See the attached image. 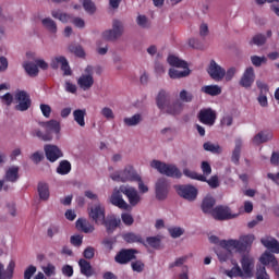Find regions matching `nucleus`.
Listing matches in <instances>:
<instances>
[{
	"label": "nucleus",
	"instance_id": "nucleus-1",
	"mask_svg": "<svg viewBox=\"0 0 279 279\" xmlns=\"http://www.w3.org/2000/svg\"><path fill=\"white\" fill-rule=\"evenodd\" d=\"M256 236L254 234L241 235L239 240H222L220 242L223 250L217 252V256L220 263H226L232 258V252L238 254H245L252 250V244L254 243Z\"/></svg>",
	"mask_w": 279,
	"mask_h": 279
},
{
	"label": "nucleus",
	"instance_id": "nucleus-2",
	"mask_svg": "<svg viewBox=\"0 0 279 279\" xmlns=\"http://www.w3.org/2000/svg\"><path fill=\"white\" fill-rule=\"evenodd\" d=\"M240 263H241V266H239L238 263H233L234 266L227 271V276L229 278H242V279L253 278L255 262H254V257L250 255V251L242 253Z\"/></svg>",
	"mask_w": 279,
	"mask_h": 279
},
{
	"label": "nucleus",
	"instance_id": "nucleus-3",
	"mask_svg": "<svg viewBox=\"0 0 279 279\" xmlns=\"http://www.w3.org/2000/svg\"><path fill=\"white\" fill-rule=\"evenodd\" d=\"M40 128L45 130V132L40 131V129H34L32 134L36 136L40 141H53V134L60 136V122L58 120H50L46 122H39Z\"/></svg>",
	"mask_w": 279,
	"mask_h": 279
},
{
	"label": "nucleus",
	"instance_id": "nucleus-4",
	"mask_svg": "<svg viewBox=\"0 0 279 279\" xmlns=\"http://www.w3.org/2000/svg\"><path fill=\"white\" fill-rule=\"evenodd\" d=\"M156 101L159 110H163L167 114H172V117L180 114L184 109V105L180 101L169 104V100H167V92H165V89L159 92Z\"/></svg>",
	"mask_w": 279,
	"mask_h": 279
},
{
	"label": "nucleus",
	"instance_id": "nucleus-5",
	"mask_svg": "<svg viewBox=\"0 0 279 279\" xmlns=\"http://www.w3.org/2000/svg\"><path fill=\"white\" fill-rule=\"evenodd\" d=\"M150 167H153V169H157V171L160 172L161 175H167L168 178H175L177 180H180V178H182V171H180L175 165H169L155 159L150 162Z\"/></svg>",
	"mask_w": 279,
	"mask_h": 279
},
{
	"label": "nucleus",
	"instance_id": "nucleus-6",
	"mask_svg": "<svg viewBox=\"0 0 279 279\" xmlns=\"http://www.w3.org/2000/svg\"><path fill=\"white\" fill-rule=\"evenodd\" d=\"M110 178L114 182H136L141 180V175L136 173V170H134L132 166H126L123 171L116 172L111 174Z\"/></svg>",
	"mask_w": 279,
	"mask_h": 279
},
{
	"label": "nucleus",
	"instance_id": "nucleus-7",
	"mask_svg": "<svg viewBox=\"0 0 279 279\" xmlns=\"http://www.w3.org/2000/svg\"><path fill=\"white\" fill-rule=\"evenodd\" d=\"M183 175L191 180H198V182H207L210 189H219V177L213 175L209 180L206 177L189 169L183 170Z\"/></svg>",
	"mask_w": 279,
	"mask_h": 279
},
{
	"label": "nucleus",
	"instance_id": "nucleus-8",
	"mask_svg": "<svg viewBox=\"0 0 279 279\" xmlns=\"http://www.w3.org/2000/svg\"><path fill=\"white\" fill-rule=\"evenodd\" d=\"M136 254H138L136 248H122L114 256V260L118 265H128V263L136 260Z\"/></svg>",
	"mask_w": 279,
	"mask_h": 279
},
{
	"label": "nucleus",
	"instance_id": "nucleus-9",
	"mask_svg": "<svg viewBox=\"0 0 279 279\" xmlns=\"http://www.w3.org/2000/svg\"><path fill=\"white\" fill-rule=\"evenodd\" d=\"M15 110L19 112H26V110H29L32 108V98L29 97V94L25 90H19L15 93Z\"/></svg>",
	"mask_w": 279,
	"mask_h": 279
},
{
	"label": "nucleus",
	"instance_id": "nucleus-10",
	"mask_svg": "<svg viewBox=\"0 0 279 279\" xmlns=\"http://www.w3.org/2000/svg\"><path fill=\"white\" fill-rule=\"evenodd\" d=\"M197 119L203 125H208L213 128L217 121V111L213 110V108H204L201 109Z\"/></svg>",
	"mask_w": 279,
	"mask_h": 279
},
{
	"label": "nucleus",
	"instance_id": "nucleus-11",
	"mask_svg": "<svg viewBox=\"0 0 279 279\" xmlns=\"http://www.w3.org/2000/svg\"><path fill=\"white\" fill-rule=\"evenodd\" d=\"M121 36H123V23L119 20H113L112 29L102 33L105 40H117V38H121Z\"/></svg>",
	"mask_w": 279,
	"mask_h": 279
},
{
	"label": "nucleus",
	"instance_id": "nucleus-12",
	"mask_svg": "<svg viewBox=\"0 0 279 279\" xmlns=\"http://www.w3.org/2000/svg\"><path fill=\"white\" fill-rule=\"evenodd\" d=\"M211 216L217 221H228L229 219H236L239 214H232V211H230V207L217 206L213 209Z\"/></svg>",
	"mask_w": 279,
	"mask_h": 279
},
{
	"label": "nucleus",
	"instance_id": "nucleus-13",
	"mask_svg": "<svg viewBox=\"0 0 279 279\" xmlns=\"http://www.w3.org/2000/svg\"><path fill=\"white\" fill-rule=\"evenodd\" d=\"M120 191L125 197H128L129 204L131 206H138L141 204V195L136 187H132L130 185H121Z\"/></svg>",
	"mask_w": 279,
	"mask_h": 279
},
{
	"label": "nucleus",
	"instance_id": "nucleus-14",
	"mask_svg": "<svg viewBox=\"0 0 279 279\" xmlns=\"http://www.w3.org/2000/svg\"><path fill=\"white\" fill-rule=\"evenodd\" d=\"M175 191L180 197L187 202H195L197 199V190L193 185H177Z\"/></svg>",
	"mask_w": 279,
	"mask_h": 279
},
{
	"label": "nucleus",
	"instance_id": "nucleus-15",
	"mask_svg": "<svg viewBox=\"0 0 279 279\" xmlns=\"http://www.w3.org/2000/svg\"><path fill=\"white\" fill-rule=\"evenodd\" d=\"M89 219H92L97 226H101L102 221L106 219V207L101 204L94 205L89 209Z\"/></svg>",
	"mask_w": 279,
	"mask_h": 279
},
{
	"label": "nucleus",
	"instance_id": "nucleus-16",
	"mask_svg": "<svg viewBox=\"0 0 279 279\" xmlns=\"http://www.w3.org/2000/svg\"><path fill=\"white\" fill-rule=\"evenodd\" d=\"M207 73L211 77V80H215V82H221V80L226 77V69L217 64L215 60L210 61Z\"/></svg>",
	"mask_w": 279,
	"mask_h": 279
},
{
	"label": "nucleus",
	"instance_id": "nucleus-17",
	"mask_svg": "<svg viewBox=\"0 0 279 279\" xmlns=\"http://www.w3.org/2000/svg\"><path fill=\"white\" fill-rule=\"evenodd\" d=\"M155 193L157 199L159 202H163V199L169 195V181L165 178L158 179L155 185Z\"/></svg>",
	"mask_w": 279,
	"mask_h": 279
},
{
	"label": "nucleus",
	"instance_id": "nucleus-18",
	"mask_svg": "<svg viewBox=\"0 0 279 279\" xmlns=\"http://www.w3.org/2000/svg\"><path fill=\"white\" fill-rule=\"evenodd\" d=\"M50 66L54 71L60 69V66H61V71H63L64 75H71V73H72L71 66L69 65V61L66 60V58H64L62 56L52 58L51 62H50Z\"/></svg>",
	"mask_w": 279,
	"mask_h": 279
},
{
	"label": "nucleus",
	"instance_id": "nucleus-19",
	"mask_svg": "<svg viewBox=\"0 0 279 279\" xmlns=\"http://www.w3.org/2000/svg\"><path fill=\"white\" fill-rule=\"evenodd\" d=\"M121 193H123L121 187H119V190L116 189L110 196V204L121 208V210H128L130 205L125 202V199H123V195H121Z\"/></svg>",
	"mask_w": 279,
	"mask_h": 279
},
{
	"label": "nucleus",
	"instance_id": "nucleus-20",
	"mask_svg": "<svg viewBox=\"0 0 279 279\" xmlns=\"http://www.w3.org/2000/svg\"><path fill=\"white\" fill-rule=\"evenodd\" d=\"M44 149L46 158L49 160V162H56L59 158L64 156L62 150L56 145H46Z\"/></svg>",
	"mask_w": 279,
	"mask_h": 279
},
{
	"label": "nucleus",
	"instance_id": "nucleus-21",
	"mask_svg": "<svg viewBox=\"0 0 279 279\" xmlns=\"http://www.w3.org/2000/svg\"><path fill=\"white\" fill-rule=\"evenodd\" d=\"M255 77L254 68H247L240 80V86H242V88H252Z\"/></svg>",
	"mask_w": 279,
	"mask_h": 279
},
{
	"label": "nucleus",
	"instance_id": "nucleus-22",
	"mask_svg": "<svg viewBox=\"0 0 279 279\" xmlns=\"http://www.w3.org/2000/svg\"><path fill=\"white\" fill-rule=\"evenodd\" d=\"M16 269V262L11 259L7 266L0 263V279H12L14 278V270Z\"/></svg>",
	"mask_w": 279,
	"mask_h": 279
},
{
	"label": "nucleus",
	"instance_id": "nucleus-23",
	"mask_svg": "<svg viewBox=\"0 0 279 279\" xmlns=\"http://www.w3.org/2000/svg\"><path fill=\"white\" fill-rule=\"evenodd\" d=\"M100 226H105L107 233L112 234V232H114L119 226H121V219L114 216H108L105 218L102 223H100Z\"/></svg>",
	"mask_w": 279,
	"mask_h": 279
},
{
	"label": "nucleus",
	"instance_id": "nucleus-24",
	"mask_svg": "<svg viewBox=\"0 0 279 279\" xmlns=\"http://www.w3.org/2000/svg\"><path fill=\"white\" fill-rule=\"evenodd\" d=\"M260 243L262 245H264V247H267V250H270L271 252H274V254H279V241L276 240V238H271V236L262 238Z\"/></svg>",
	"mask_w": 279,
	"mask_h": 279
},
{
	"label": "nucleus",
	"instance_id": "nucleus-25",
	"mask_svg": "<svg viewBox=\"0 0 279 279\" xmlns=\"http://www.w3.org/2000/svg\"><path fill=\"white\" fill-rule=\"evenodd\" d=\"M93 84H95V78H93V75L90 74H82L77 80V85L82 90H90V88H93Z\"/></svg>",
	"mask_w": 279,
	"mask_h": 279
},
{
	"label": "nucleus",
	"instance_id": "nucleus-26",
	"mask_svg": "<svg viewBox=\"0 0 279 279\" xmlns=\"http://www.w3.org/2000/svg\"><path fill=\"white\" fill-rule=\"evenodd\" d=\"M215 204H217V201H215V197L213 196H206L202 202V210L205 213V215H213V208H215Z\"/></svg>",
	"mask_w": 279,
	"mask_h": 279
},
{
	"label": "nucleus",
	"instance_id": "nucleus-27",
	"mask_svg": "<svg viewBox=\"0 0 279 279\" xmlns=\"http://www.w3.org/2000/svg\"><path fill=\"white\" fill-rule=\"evenodd\" d=\"M168 64L174 69H189L186 61L178 58L177 56L170 54L167 59Z\"/></svg>",
	"mask_w": 279,
	"mask_h": 279
},
{
	"label": "nucleus",
	"instance_id": "nucleus-28",
	"mask_svg": "<svg viewBox=\"0 0 279 279\" xmlns=\"http://www.w3.org/2000/svg\"><path fill=\"white\" fill-rule=\"evenodd\" d=\"M37 192L39 195V199L41 202H47L49 201L50 197V192H49V184L46 182H39L37 185Z\"/></svg>",
	"mask_w": 279,
	"mask_h": 279
},
{
	"label": "nucleus",
	"instance_id": "nucleus-29",
	"mask_svg": "<svg viewBox=\"0 0 279 279\" xmlns=\"http://www.w3.org/2000/svg\"><path fill=\"white\" fill-rule=\"evenodd\" d=\"M125 243H141L144 246H147V242L143 239L141 234L134 232H129L123 235Z\"/></svg>",
	"mask_w": 279,
	"mask_h": 279
},
{
	"label": "nucleus",
	"instance_id": "nucleus-30",
	"mask_svg": "<svg viewBox=\"0 0 279 279\" xmlns=\"http://www.w3.org/2000/svg\"><path fill=\"white\" fill-rule=\"evenodd\" d=\"M78 267L81 269V274L86 276V278H90V276H93V266L90 265V262L85 258H81L78 260Z\"/></svg>",
	"mask_w": 279,
	"mask_h": 279
},
{
	"label": "nucleus",
	"instance_id": "nucleus-31",
	"mask_svg": "<svg viewBox=\"0 0 279 279\" xmlns=\"http://www.w3.org/2000/svg\"><path fill=\"white\" fill-rule=\"evenodd\" d=\"M170 80H182V77H189L191 75L190 69H184L183 71L175 70V68H171L168 72Z\"/></svg>",
	"mask_w": 279,
	"mask_h": 279
},
{
	"label": "nucleus",
	"instance_id": "nucleus-32",
	"mask_svg": "<svg viewBox=\"0 0 279 279\" xmlns=\"http://www.w3.org/2000/svg\"><path fill=\"white\" fill-rule=\"evenodd\" d=\"M259 262L262 265H271V267H278V259H276V255L265 252L260 257Z\"/></svg>",
	"mask_w": 279,
	"mask_h": 279
},
{
	"label": "nucleus",
	"instance_id": "nucleus-33",
	"mask_svg": "<svg viewBox=\"0 0 279 279\" xmlns=\"http://www.w3.org/2000/svg\"><path fill=\"white\" fill-rule=\"evenodd\" d=\"M73 119L77 125L85 128L86 125V109H76L73 111Z\"/></svg>",
	"mask_w": 279,
	"mask_h": 279
},
{
	"label": "nucleus",
	"instance_id": "nucleus-34",
	"mask_svg": "<svg viewBox=\"0 0 279 279\" xmlns=\"http://www.w3.org/2000/svg\"><path fill=\"white\" fill-rule=\"evenodd\" d=\"M241 147H243V141H241V138L235 140V147L231 156V160L234 165H239V160H241Z\"/></svg>",
	"mask_w": 279,
	"mask_h": 279
},
{
	"label": "nucleus",
	"instance_id": "nucleus-35",
	"mask_svg": "<svg viewBox=\"0 0 279 279\" xmlns=\"http://www.w3.org/2000/svg\"><path fill=\"white\" fill-rule=\"evenodd\" d=\"M201 93L210 95V97H217V95H221V87L219 85H205L201 88Z\"/></svg>",
	"mask_w": 279,
	"mask_h": 279
},
{
	"label": "nucleus",
	"instance_id": "nucleus-36",
	"mask_svg": "<svg viewBox=\"0 0 279 279\" xmlns=\"http://www.w3.org/2000/svg\"><path fill=\"white\" fill-rule=\"evenodd\" d=\"M76 228L81 230V232H85V234H88V232H93L95 230V227L83 218H78L76 220Z\"/></svg>",
	"mask_w": 279,
	"mask_h": 279
},
{
	"label": "nucleus",
	"instance_id": "nucleus-37",
	"mask_svg": "<svg viewBox=\"0 0 279 279\" xmlns=\"http://www.w3.org/2000/svg\"><path fill=\"white\" fill-rule=\"evenodd\" d=\"M76 228L81 230V232H85V234H88V232H93L95 230V227L83 218H78L76 220Z\"/></svg>",
	"mask_w": 279,
	"mask_h": 279
},
{
	"label": "nucleus",
	"instance_id": "nucleus-38",
	"mask_svg": "<svg viewBox=\"0 0 279 279\" xmlns=\"http://www.w3.org/2000/svg\"><path fill=\"white\" fill-rule=\"evenodd\" d=\"M71 161L69 160H61L59 166L57 167V173L59 175H69L71 173Z\"/></svg>",
	"mask_w": 279,
	"mask_h": 279
},
{
	"label": "nucleus",
	"instance_id": "nucleus-39",
	"mask_svg": "<svg viewBox=\"0 0 279 279\" xmlns=\"http://www.w3.org/2000/svg\"><path fill=\"white\" fill-rule=\"evenodd\" d=\"M4 178L7 182H16L19 180V166L10 167Z\"/></svg>",
	"mask_w": 279,
	"mask_h": 279
},
{
	"label": "nucleus",
	"instance_id": "nucleus-40",
	"mask_svg": "<svg viewBox=\"0 0 279 279\" xmlns=\"http://www.w3.org/2000/svg\"><path fill=\"white\" fill-rule=\"evenodd\" d=\"M271 138H274V135H271V133L265 134L264 132H259L254 136L253 143H255L256 145H260L263 143H267L268 141H271Z\"/></svg>",
	"mask_w": 279,
	"mask_h": 279
},
{
	"label": "nucleus",
	"instance_id": "nucleus-41",
	"mask_svg": "<svg viewBox=\"0 0 279 279\" xmlns=\"http://www.w3.org/2000/svg\"><path fill=\"white\" fill-rule=\"evenodd\" d=\"M23 66L29 77H36L39 73L38 65L34 62H26Z\"/></svg>",
	"mask_w": 279,
	"mask_h": 279
},
{
	"label": "nucleus",
	"instance_id": "nucleus-42",
	"mask_svg": "<svg viewBox=\"0 0 279 279\" xmlns=\"http://www.w3.org/2000/svg\"><path fill=\"white\" fill-rule=\"evenodd\" d=\"M41 25H44V27L48 29L50 34H57L58 32V25L56 24V21L51 20L50 17L41 20Z\"/></svg>",
	"mask_w": 279,
	"mask_h": 279
},
{
	"label": "nucleus",
	"instance_id": "nucleus-43",
	"mask_svg": "<svg viewBox=\"0 0 279 279\" xmlns=\"http://www.w3.org/2000/svg\"><path fill=\"white\" fill-rule=\"evenodd\" d=\"M143 121V116L141 113H135L131 118H124V123L128 125V128H134L135 125H138Z\"/></svg>",
	"mask_w": 279,
	"mask_h": 279
},
{
	"label": "nucleus",
	"instance_id": "nucleus-44",
	"mask_svg": "<svg viewBox=\"0 0 279 279\" xmlns=\"http://www.w3.org/2000/svg\"><path fill=\"white\" fill-rule=\"evenodd\" d=\"M80 2L87 14H95V12H97V7H95V2H93V0H80Z\"/></svg>",
	"mask_w": 279,
	"mask_h": 279
},
{
	"label": "nucleus",
	"instance_id": "nucleus-45",
	"mask_svg": "<svg viewBox=\"0 0 279 279\" xmlns=\"http://www.w3.org/2000/svg\"><path fill=\"white\" fill-rule=\"evenodd\" d=\"M205 151H210L211 154H221V146L215 145L210 142H206L203 145Z\"/></svg>",
	"mask_w": 279,
	"mask_h": 279
},
{
	"label": "nucleus",
	"instance_id": "nucleus-46",
	"mask_svg": "<svg viewBox=\"0 0 279 279\" xmlns=\"http://www.w3.org/2000/svg\"><path fill=\"white\" fill-rule=\"evenodd\" d=\"M267 43V37L263 34H257L253 36L250 45H256L257 47H263Z\"/></svg>",
	"mask_w": 279,
	"mask_h": 279
},
{
	"label": "nucleus",
	"instance_id": "nucleus-47",
	"mask_svg": "<svg viewBox=\"0 0 279 279\" xmlns=\"http://www.w3.org/2000/svg\"><path fill=\"white\" fill-rule=\"evenodd\" d=\"M51 15L53 19H58L59 21H61V23H69V21L71 20V15L60 11H52Z\"/></svg>",
	"mask_w": 279,
	"mask_h": 279
},
{
	"label": "nucleus",
	"instance_id": "nucleus-48",
	"mask_svg": "<svg viewBox=\"0 0 279 279\" xmlns=\"http://www.w3.org/2000/svg\"><path fill=\"white\" fill-rule=\"evenodd\" d=\"M146 247H153L154 250H158L160 247V238L158 236H148L145 241Z\"/></svg>",
	"mask_w": 279,
	"mask_h": 279
},
{
	"label": "nucleus",
	"instance_id": "nucleus-49",
	"mask_svg": "<svg viewBox=\"0 0 279 279\" xmlns=\"http://www.w3.org/2000/svg\"><path fill=\"white\" fill-rule=\"evenodd\" d=\"M69 50L71 51V53H75L77 58H84L86 56V52H84V48H82V46L80 45H71L69 47Z\"/></svg>",
	"mask_w": 279,
	"mask_h": 279
},
{
	"label": "nucleus",
	"instance_id": "nucleus-50",
	"mask_svg": "<svg viewBox=\"0 0 279 279\" xmlns=\"http://www.w3.org/2000/svg\"><path fill=\"white\" fill-rule=\"evenodd\" d=\"M179 97L184 104H191V101H193V94L186 89H182L179 94Z\"/></svg>",
	"mask_w": 279,
	"mask_h": 279
},
{
	"label": "nucleus",
	"instance_id": "nucleus-51",
	"mask_svg": "<svg viewBox=\"0 0 279 279\" xmlns=\"http://www.w3.org/2000/svg\"><path fill=\"white\" fill-rule=\"evenodd\" d=\"M131 267L137 274H143V271L145 270V263L138 259V260L132 262Z\"/></svg>",
	"mask_w": 279,
	"mask_h": 279
},
{
	"label": "nucleus",
	"instance_id": "nucleus-52",
	"mask_svg": "<svg viewBox=\"0 0 279 279\" xmlns=\"http://www.w3.org/2000/svg\"><path fill=\"white\" fill-rule=\"evenodd\" d=\"M201 169L203 171L202 175H204L205 178H208V175H210V173H213V167L210 166V163L208 161H202Z\"/></svg>",
	"mask_w": 279,
	"mask_h": 279
},
{
	"label": "nucleus",
	"instance_id": "nucleus-53",
	"mask_svg": "<svg viewBox=\"0 0 279 279\" xmlns=\"http://www.w3.org/2000/svg\"><path fill=\"white\" fill-rule=\"evenodd\" d=\"M70 243L74 247H81L82 243H84V236L77 234V235H72L70 238Z\"/></svg>",
	"mask_w": 279,
	"mask_h": 279
},
{
	"label": "nucleus",
	"instance_id": "nucleus-54",
	"mask_svg": "<svg viewBox=\"0 0 279 279\" xmlns=\"http://www.w3.org/2000/svg\"><path fill=\"white\" fill-rule=\"evenodd\" d=\"M251 62L254 66H262V64H265L267 62L266 57H258V56H252Z\"/></svg>",
	"mask_w": 279,
	"mask_h": 279
},
{
	"label": "nucleus",
	"instance_id": "nucleus-55",
	"mask_svg": "<svg viewBox=\"0 0 279 279\" xmlns=\"http://www.w3.org/2000/svg\"><path fill=\"white\" fill-rule=\"evenodd\" d=\"M100 114L107 119V121H111V119H114V111L110 109L109 107H104L100 111Z\"/></svg>",
	"mask_w": 279,
	"mask_h": 279
},
{
	"label": "nucleus",
	"instance_id": "nucleus-56",
	"mask_svg": "<svg viewBox=\"0 0 279 279\" xmlns=\"http://www.w3.org/2000/svg\"><path fill=\"white\" fill-rule=\"evenodd\" d=\"M83 256L86 260H93L95 258V247L87 246L83 252Z\"/></svg>",
	"mask_w": 279,
	"mask_h": 279
},
{
	"label": "nucleus",
	"instance_id": "nucleus-57",
	"mask_svg": "<svg viewBox=\"0 0 279 279\" xmlns=\"http://www.w3.org/2000/svg\"><path fill=\"white\" fill-rule=\"evenodd\" d=\"M169 233L172 236V239H180L182 234H184V230L180 227H174L169 229Z\"/></svg>",
	"mask_w": 279,
	"mask_h": 279
},
{
	"label": "nucleus",
	"instance_id": "nucleus-58",
	"mask_svg": "<svg viewBox=\"0 0 279 279\" xmlns=\"http://www.w3.org/2000/svg\"><path fill=\"white\" fill-rule=\"evenodd\" d=\"M186 260H189V255L177 258L175 262L169 265V267L170 269H173V267H182V265L185 264Z\"/></svg>",
	"mask_w": 279,
	"mask_h": 279
},
{
	"label": "nucleus",
	"instance_id": "nucleus-59",
	"mask_svg": "<svg viewBox=\"0 0 279 279\" xmlns=\"http://www.w3.org/2000/svg\"><path fill=\"white\" fill-rule=\"evenodd\" d=\"M37 268L34 265L28 266L24 271V279H32L34 274H36Z\"/></svg>",
	"mask_w": 279,
	"mask_h": 279
},
{
	"label": "nucleus",
	"instance_id": "nucleus-60",
	"mask_svg": "<svg viewBox=\"0 0 279 279\" xmlns=\"http://www.w3.org/2000/svg\"><path fill=\"white\" fill-rule=\"evenodd\" d=\"M256 276L257 279H269V275L267 274V269L265 268V266H259L257 268Z\"/></svg>",
	"mask_w": 279,
	"mask_h": 279
},
{
	"label": "nucleus",
	"instance_id": "nucleus-61",
	"mask_svg": "<svg viewBox=\"0 0 279 279\" xmlns=\"http://www.w3.org/2000/svg\"><path fill=\"white\" fill-rule=\"evenodd\" d=\"M0 99L5 106H12V102L14 101V96H12L10 93H7L1 96Z\"/></svg>",
	"mask_w": 279,
	"mask_h": 279
},
{
	"label": "nucleus",
	"instance_id": "nucleus-62",
	"mask_svg": "<svg viewBox=\"0 0 279 279\" xmlns=\"http://www.w3.org/2000/svg\"><path fill=\"white\" fill-rule=\"evenodd\" d=\"M121 219L124 226H132L134 223V217L130 214H122Z\"/></svg>",
	"mask_w": 279,
	"mask_h": 279
},
{
	"label": "nucleus",
	"instance_id": "nucleus-63",
	"mask_svg": "<svg viewBox=\"0 0 279 279\" xmlns=\"http://www.w3.org/2000/svg\"><path fill=\"white\" fill-rule=\"evenodd\" d=\"M40 110H41L43 116L46 119H49V117H51V106L41 104L40 105Z\"/></svg>",
	"mask_w": 279,
	"mask_h": 279
},
{
	"label": "nucleus",
	"instance_id": "nucleus-64",
	"mask_svg": "<svg viewBox=\"0 0 279 279\" xmlns=\"http://www.w3.org/2000/svg\"><path fill=\"white\" fill-rule=\"evenodd\" d=\"M44 274L50 278V276L56 275V266L53 264H48L46 267H44Z\"/></svg>",
	"mask_w": 279,
	"mask_h": 279
}]
</instances>
